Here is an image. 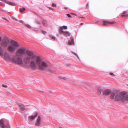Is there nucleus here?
<instances>
[{"label": "nucleus", "mask_w": 128, "mask_h": 128, "mask_svg": "<svg viewBox=\"0 0 128 128\" xmlns=\"http://www.w3.org/2000/svg\"><path fill=\"white\" fill-rule=\"evenodd\" d=\"M37 65L38 66V70L42 71H45L49 66L48 62L42 60L39 56H37L35 60H32L30 64V67L33 70H35L37 68Z\"/></svg>", "instance_id": "f257e3e1"}, {"label": "nucleus", "mask_w": 128, "mask_h": 128, "mask_svg": "<svg viewBox=\"0 0 128 128\" xmlns=\"http://www.w3.org/2000/svg\"><path fill=\"white\" fill-rule=\"evenodd\" d=\"M11 45L8 46V50L10 52H14L17 48L19 47V45L18 42L14 40L11 41Z\"/></svg>", "instance_id": "39448f33"}, {"label": "nucleus", "mask_w": 128, "mask_h": 128, "mask_svg": "<svg viewBox=\"0 0 128 128\" xmlns=\"http://www.w3.org/2000/svg\"><path fill=\"white\" fill-rule=\"evenodd\" d=\"M41 122V118L40 116H38L37 118L35 123V125L37 126H39Z\"/></svg>", "instance_id": "9d476101"}, {"label": "nucleus", "mask_w": 128, "mask_h": 128, "mask_svg": "<svg viewBox=\"0 0 128 128\" xmlns=\"http://www.w3.org/2000/svg\"><path fill=\"white\" fill-rule=\"evenodd\" d=\"M52 39L54 40H55L56 39V38L55 37H52Z\"/></svg>", "instance_id": "473e14b6"}, {"label": "nucleus", "mask_w": 128, "mask_h": 128, "mask_svg": "<svg viewBox=\"0 0 128 128\" xmlns=\"http://www.w3.org/2000/svg\"><path fill=\"white\" fill-rule=\"evenodd\" d=\"M4 59L7 61H11L17 64H23L22 59L21 58H17L16 56H14L11 57L6 52L4 53Z\"/></svg>", "instance_id": "7ed1b4c3"}, {"label": "nucleus", "mask_w": 128, "mask_h": 128, "mask_svg": "<svg viewBox=\"0 0 128 128\" xmlns=\"http://www.w3.org/2000/svg\"><path fill=\"white\" fill-rule=\"evenodd\" d=\"M10 40L8 39L6 37H5L2 40L0 44L2 46L6 47L8 46Z\"/></svg>", "instance_id": "0eeeda50"}, {"label": "nucleus", "mask_w": 128, "mask_h": 128, "mask_svg": "<svg viewBox=\"0 0 128 128\" xmlns=\"http://www.w3.org/2000/svg\"><path fill=\"white\" fill-rule=\"evenodd\" d=\"M63 28V29L64 28L65 30H66L67 29V27L66 26H64L62 27Z\"/></svg>", "instance_id": "b1692460"}, {"label": "nucleus", "mask_w": 128, "mask_h": 128, "mask_svg": "<svg viewBox=\"0 0 128 128\" xmlns=\"http://www.w3.org/2000/svg\"><path fill=\"white\" fill-rule=\"evenodd\" d=\"M104 90L100 88H98L97 89V93L99 95H100L101 94L102 92V94L103 93Z\"/></svg>", "instance_id": "ddd939ff"}, {"label": "nucleus", "mask_w": 128, "mask_h": 128, "mask_svg": "<svg viewBox=\"0 0 128 128\" xmlns=\"http://www.w3.org/2000/svg\"><path fill=\"white\" fill-rule=\"evenodd\" d=\"M26 48H22L17 50L16 53V57H20L22 56L26 53Z\"/></svg>", "instance_id": "423d86ee"}, {"label": "nucleus", "mask_w": 128, "mask_h": 128, "mask_svg": "<svg viewBox=\"0 0 128 128\" xmlns=\"http://www.w3.org/2000/svg\"><path fill=\"white\" fill-rule=\"evenodd\" d=\"M26 26H27L29 28H31V27L28 24H26Z\"/></svg>", "instance_id": "a878e982"}, {"label": "nucleus", "mask_w": 128, "mask_h": 128, "mask_svg": "<svg viewBox=\"0 0 128 128\" xmlns=\"http://www.w3.org/2000/svg\"><path fill=\"white\" fill-rule=\"evenodd\" d=\"M0 127L1 128H5L6 125L4 124V121L2 120H0Z\"/></svg>", "instance_id": "f8f14e48"}, {"label": "nucleus", "mask_w": 128, "mask_h": 128, "mask_svg": "<svg viewBox=\"0 0 128 128\" xmlns=\"http://www.w3.org/2000/svg\"><path fill=\"white\" fill-rule=\"evenodd\" d=\"M70 40L68 41V44L69 45H74V38L72 37L70 38Z\"/></svg>", "instance_id": "4468645a"}, {"label": "nucleus", "mask_w": 128, "mask_h": 128, "mask_svg": "<svg viewBox=\"0 0 128 128\" xmlns=\"http://www.w3.org/2000/svg\"><path fill=\"white\" fill-rule=\"evenodd\" d=\"M19 106L20 107V109L21 110L24 111L25 110V108L24 105L21 104H18Z\"/></svg>", "instance_id": "2eb2a0df"}, {"label": "nucleus", "mask_w": 128, "mask_h": 128, "mask_svg": "<svg viewBox=\"0 0 128 128\" xmlns=\"http://www.w3.org/2000/svg\"><path fill=\"white\" fill-rule=\"evenodd\" d=\"M74 54L79 59V58L78 57V56L76 54H75V53H74Z\"/></svg>", "instance_id": "2f4dec72"}, {"label": "nucleus", "mask_w": 128, "mask_h": 128, "mask_svg": "<svg viewBox=\"0 0 128 128\" xmlns=\"http://www.w3.org/2000/svg\"><path fill=\"white\" fill-rule=\"evenodd\" d=\"M42 32L43 34H46V32L44 31H42Z\"/></svg>", "instance_id": "cd10ccee"}, {"label": "nucleus", "mask_w": 128, "mask_h": 128, "mask_svg": "<svg viewBox=\"0 0 128 128\" xmlns=\"http://www.w3.org/2000/svg\"><path fill=\"white\" fill-rule=\"evenodd\" d=\"M58 78L60 79H63L64 80H66L67 79L66 77L62 76H58Z\"/></svg>", "instance_id": "412c9836"}, {"label": "nucleus", "mask_w": 128, "mask_h": 128, "mask_svg": "<svg viewBox=\"0 0 128 128\" xmlns=\"http://www.w3.org/2000/svg\"><path fill=\"white\" fill-rule=\"evenodd\" d=\"M36 23L38 24H40V22H39V21H37L36 22Z\"/></svg>", "instance_id": "72a5a7b5"}, {"label": "nucleus", "mask_w": 128, "mask_h": 128, "mask_svg": "<svg viewBox=\"0 0 128 128\" xmlns=\"http://www.w3.org/2000/svg\"><path fill=\"white\" fill-rule=\"evenodd\" d=\"M66 15L67 16H68L69 18H72V16L70 14H66Z\"/></svg>", "instance_id": "393cba45"}, {"label": "nucleus", "mask_w": 128, "mask_h": 128, "mask_svg": "<svg viewBox=\"0 0 128 128\" xmlns=\"http://www.w3.org/2000/svg\"><path fill=\"white\" fill-rule=\"evenodd\" d=\"M26 53V54L24 56L23 60H22L23 64L19 65H22L24 63L26 64H30L32 60H35L36 59L37 56L34 54L33 52L28 50Z\"/></svg>", "instance_id": "f03ea898"}, {"label": "nucleus", "mask_w": 128, "mask_h": 128, "mask_svg": "<svg viewBox=\"0 0 128 128\" xmlns=\"http://www.w3.org/2000/svg\"><path fill=\"white\" fill-rule=\"evenodd\" d=\"M2 40V37L0 36V43H1V42Z\"/></svg>", "instance_id": "c756f323"}, {"label": "nucleus", "mask_w": 128, "mask_h": 128, "mask_svg": "<svg viewBox=\"0 0 128 128\" xmlns=\"http://www.w3.org/2000/svg\"><path fill=\"white\" fill-rule=\"evenodd\" d=\"M64 35L66 36H70V34L68 32H64Z\"/></svg>", "instance_id": "aec40b11"}, {"label": "nucleus", "mask_w": 128, "mask_h": 128, "mask_svg": "<svg viewBox=\"0 0 128 128\" xmlns=\"http://www.w3.org/2000/svg\"><path fill=\"white\" fill-rule=\"evenodd\" d=\"M114 22H110L107 21H104L103 22V25L108 26L110 24H114Z\"/></svg>", "instance_id": "9b49d317"}, {"label": "nucleus", "mask_w": 128, "mask_h": 128, "mask_svg": "<svg viewBox=\"0 0 128 128\" xmlns=\"http://www.w3.org/2000/svg\"><path fill=\"white\" fill-rule=\"evenodd\" d=\"M72 14H74V15H76H76L75 14H74V13H72Z\"/></svg>", "instance_id": "e433bc0d"}, {"label": "nucleus", "mask_w": 128, "mask_h": 128, "mask_svg": "<svg viewBox=\"0 0 128 128\" xmlns=\"http://www.w3.org/2000/svg\"><path fill=\"white\" fill-rule=\"evenodd\" d=\"M127 94V93L124 96L123 102H124L125 101H128V94Z\"/></svg>", "instance_id": "f3484780"}, {"label": "nucleus", "mask_w": 128, "mask_h": 128, "mask_svg": "<svg viewBox=\"0 0 128 128\" xmlns=\"http://www.w3.org/2000/svg\"><path fill=\"white\" fill-rule=\"evenodd\" d=\"M38 116V114L37 113H36L34 115L30 116L28 117V120L30 121L33 120Z\"/></svg>", "instance_id": "1a4fd4ad"}, {"label": "nucleus", "mask_w": 128, "mask_h": 128, "mask_svg": "<svg viewBox=\"0 0 128 128\" xmlns=\"http://www.w3.org/2000/svg\"><path fill=\"white\" fill-rule=\"evenodd\" d=\"M83 24V23H82L80 24V25L81 26H82Z\"/></svg>", "instance_id": "c9c22d12"}, {"label": "nucleus", "mask_w": 128, "mask_h": 128, "mask_svg": "<svg viewBox=\"0 0 128 128\" xmlns=\"http://www.w3.org/2000/svg\"><path fill=\"white\" fill-rule=\"evenodd\" d=\"M3 49L2 47H0V56H4Z\"/></svg>", "instance_id": "a211bd4d"}, {"label": "nucleus", "mask_w": 128, "mask_h": 128, "mask_svg": "<svg viewBox=\"0 0 128 128\" xmlns=\"http://www.w3.org/2000/svg\"><path fill=\"white\" fill-rule=\"evenodd\" d=\"M112 93V91L110 90L106 89L104 90L103 94L104 96H108L111 94Z\"/></svg>", "instance_id": "6e6552de"}, {"label": "nucleus", "mask_w": 128, "mask_h": 128, "mask_svg": "<svg viewBox=\"0 0 128 128\" xmlns=\"http://www.w3.org/2000/svg\"><path fill=\"white\" fill-rule=\"evenodd\" d=\"M52 6L54 7H56V5L55 4H52Z\"/></svg>", "instance_id": "7c9ffc66"}, {"label": "nucleus", "mask_w": 128, "mask_h": 128, "mask_svg": "<svg viewBox=\"0 0 128 128\" xmlns=\"http://www.w3.org/2000/svg\"><path fill=\"white\" fill-rule=\"evenodd\" d=\"M2 86L3 87H4V88H7L8 87L7 86H6V85H5L4 84H2Z\"/></svg>", "instance_id": "bb28decb"}, {"label": "nucleus", "mask_w": 128, "mask_h": 128, "mask_svg": "<svg viewBox=\"0 0 128 128\" xmlns=\"http://www.w3.org/2000/svg\"><path fill=\"white\" fill-rule=\"evenodd\" d=\"M43 23L45 26H46L47 25V22L45 21H44L43 22Z\"/></svg>", "instance_id": "5701e85b"}, {"label": "nucleus", "mask_w": 128, "mask_h": 128, "mask_svg": "<svg viewBox=\"0 0 128 128\" xmlns=\"http://www.w3.org/2000/svg\"><path fill=\"white\" fill-rule=\"evenodd\" d=\"M26 9L25 8H23L22 9H20V11L21 12H22L24 11Z\"/></svg>", "instance_id": "4be33fe9"}, {"label": "nucleus", "mask_w": 128, "mask_h": 128, "mask_svg": "<svg viewBox=\"0 0 128 128\" xmlns=\"http://www.w3.org/2000/svg\"><path fill=\"white\" fill-rule=\"evenodd\" d=\"M127 94V92H120L118 91L112 92L110 96V98L116 101H120L123 102L124 96Z\"/></svg>", "instance_id": "20e7f679"}, {"label": "nucleus", "mask_w": 128, "mask_h": 128, "mask_svg": "<svg viewBox=\"0 0 128 128\" xmlns=\"http://www.w3.org/2000/svg\"><path fill=\"white\" fill-rule=\"evenodd\" d=\"M64 8L66 10H67L68 9V8L66 7H65Z\"/></svg>", "instance_id": "f704fd0d"}, {"label": "nucleus", "mask_w": 128, "mask_h": 128, "mask_svg": "<svg viewBox=\"0 0 128 128\" xmlns=\"http://www.w3.org/2000/svg\"><path fill=\"white\" fill-rule=\"evenodd\" d=\"M110 74L111 75V76H115L114 75V74H113V73H110Z\"/></svg>", "instance_id": "c85d7f7f"}, {"label": "nucleus", "mask_w": 128, "mask_h": 128, "mask_svg": "<svg viewBox=\"0 0 128 128\" xmlns=\"http://www.w3.org/2000/svg\"><path fill=\"white\" fill-rule=\"evenodd\" d=\"M64 31L63 30V28L62 27H60V28L59 32L60 34H64Z\"/></svg>", "instance_id": "6ab92c4d"}, {"label": "nucleus", "mask_w": 128, "mask_h": 128, "mask_svg": "<svg viewBox=\"0 0 128 128\" xmlns=\"http://www.w3.org/2000/svg\"><path fill=\"white\" fill-rule=\"evenodd\" d=\"M127 13V12L126 11H124L121 14L122 15L121 16H128V14H126Z\"/></svg>", "instance_id": "dca6fc26"}]
</instances>
